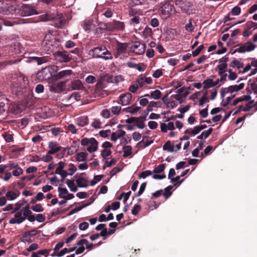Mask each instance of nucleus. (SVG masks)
<instances>
[{
    "label": "nucleus",
    "instance_id": "nucleus-1",
    "mask_svg": "<svg viewBox=\"0 0 257 257\" xmlns=\"http://www.w3.org/2000/svg\"><path fill=\"white\" fill-rule=\"evenodd\" d=\"M17 0H0V13L8 17L13 16L16 8L13 4Z\"/></svg>",
    "mask_w": 257,
    "mask_h": 257
},
{
    "label": "nucleus",
    "instance_id": "nucleus-2",
    "mask_svg": "<svg viewBox=\"0 0 257 257\" xmlns=\"http://www.w3.org/2000/svg\"><path fill=\"white\" fill-rule=\"evenodd\" d=\"M175 4L182 12L190 15L194 10L193 0H175Z\"/></svg>",
    "mask_w": 257,
    "mask_h": 257
},
{
    "label": "nucleus",
    "instance_id": "nucleus-3",
    "mask_svg": "<svg viewBox=\"0 0 257 257\" xmlns=\"http://www.w3.org/2000/svg\"><path fill=\"white\" fill-rule=\"evenodd\" d=\"M93 57L101 58L104 60L112 58L111 54L104 46L97 47L90 50Z\"/></svg>",
    "mask_w": 257,
    "mask_h": 257
},
{
    "label": "nucleus",
    "instance_id": "nucleus-4",
    "mask_svg": "<svg viewBox=\"0 0 257 257\" xmlns=\"http://www.w3.org/2000/svg\"><path fill=\"white\" fill-rule=\"evenodd\" d=\"M58 67L56 66H52L51 67H47L39 71L36 75L37 80H49L52 77V74L51 70L57 71Z\"/></svg>",
    "mask_w": 257,
    "mask_h": 257
},
{
    "label": "nucleus",
    "instance_id": "nucleus-5",
    "mask_svg": "<svg viewBox=\"0 0 257 257\" xmlns=\"http://www.w3.org/2000/svg\"><path fill=\"white\" fill-rule=\"evenodd\" d=\"M12 93L19 96L22 95L26 90V85L24 81H13L11 84Z\"/></svg>",
    "mask_w": 257,
    "mask_h": 257
},
{
    "label": "nucleus",
    "instance_id": "nucleus-6",
    "mask_svg": "<svg viewBox=\"0 0 257 257\" xmlns=\"http://www.w3.org/2000/svg\"><path fill=\"white\" fill-rule=\"evenodd\" d=\"M101 27L102 28L108 31H123L124 29V23L116 21L102 24L101 25Z\"/></svg>",
    "mask_w": 257,
    "mask_h": 257
},
{
    "label": "nucleus",
    "instance_id": "nucleus-7",
    "mask_svg": "<svg viewBox=\"0 0 257 257\" xmlns=\"http://www.w3.org/2000/svg\"><path fill=\"white\" fill-rule=\"evenodd\" d=\"M219 82V81H203V84L204 85V94L199 100V105L202 106L206 102L208 101V98L207 97V94L208 93L207 89L210 88L215 87L218 84Z\"/></svg>",
    "mask_w": 257,
    "mask_h": 257
},
{
    "label": "nucleus",
    "instance_id": "nucleus-8",
    "mask_svg": "<svg viewBox=\"0 0 257 257\" xmlns=\"http://www.w3.org/2000/svg\"><path fill=\"white\" fill-rule=\"evenodd\" d=\"M35 103L34 99L32 98H25L21 103L16 105L14 111L16 113H18L25 110L26 108H30Z\"/></svg>",
    "mask_w": 257,
    "mask_h": 257
},
{
    "label": "nucleus",
    "instance_id": "nucleus-9",
    "mask_svg": "<svg viewBox=\"0 0 257 257\" xmlns=\"http://www.w3.org/2000/svg\"><path fill=\"white\" fill-rule=\"evenodd\" d=\"M81 144L83 146H86L90 144V146L87 148V151L90 153L95 152L98 148V142L94 138H83L81 141Z\"/></svg>",
    "mask_w": 257,
    "mask_h": 257
},
{
    "label": "nucleus",
    "instance_id": "nucleus-10",
    "mask_svg": "<svg viewBox=\"0 0 257 257\" xmlns=\"http://www.w3.org/2000/svg\"><path fill=\"white\" fill-rule=\"evenodd\" d=\"M66 81H50V90L55 93H60L65 90Z\"/></svg>",
    "mask_w": 257,
    "mask_h": 257
},
{
    "label": "nucleus",
    "instance_id": "nucleus-11",
    "mask_svg": "<svg viewBox=\"0 0 257 257\" xmlns=\"http://www.w3.org/2000/svg\"><path fill=\"white\" fill-rule=\"evenodd\" d=\"M38 13L35 8L29 5H24L20 9V14L22 17L30 16L34 15H37Z\"/></svg>",
    "mask_w": 257,
    "mask_h": 257
},
{
    "label": "nucleus",
    "instance_id": "nucleus-12",
    "mask_svg": "<svg viewBox=\"0 0 257 257\" xmlns=\"http://www.w3.org/2000/svg\"><path fill=\"white\" fill-rule=\"evenodd\" d=\"M173 6L168 3H166L160 8V15L163 19H166L169 18L172 14L173 10Z\"/></svg>",
    "mask_w": 257,
    "mask_h": 257
},
{
    "label": "nucleus",
    "instance_id": "nucleus-13",
    "mask_svg": "<svg viewBox=\"0 0 257 257\" xmlns=\"http://www.w3.org/2000/svg\"><path fill=\"white\" fill-rule=\"evenodd\" d=\"M53 55L55 59L60 62H68L71 60L66 51H57Z\"/></svg>",
    "mask_w": 257,
    "mask_h": 257
},
{
    "label": "nucleus",
    "instance_id": "nucleus-14",
    "mask_svg": "<svg viewBox=\"0 0 257 257\" xmlns=\"http://www.w3.org/2000/svg\"><path fill=\"white\" fill-rule=\"evenodd\" d=\"M244 86V83H241L238 85H231L227 88H222L221 90V97H224L225 94L226 93H232L234 91H237L242 89Z\"/></svg>",
    "mask_w": 257,
    "mask_h": 257
},
{
    "label": "nucleus",
    "instance_id": "nucleus-15",
    "mask_svg": "<svg viewBox=\"0 0 257 257\" xmlns=\"http://www.w3.org/2000/svg\"><path fill=\"white\" fill-rule=\"evenodd\" d=\"M255 45L251 42H247L242 46L236 48L234 52L239 53H244L253 51L255 48Z\"/></svg>",
    "mask_w": 257,
    "mask_h": 257
},
{
    "label": "nucleus",
    "instance_id": "nucleus-16",
    "mask_svg": "<svg viewBox=\"0 0 257 257\" xmlns=\"http://www.w3.org/2000/svg\"><path fill=\"white\" fill-rule=\"evenodd\" d=\"M251 66L256 68L251 70V72L248 75V76H251L255 74L257 72V59H253L252 61L251 62V64L247 65L244 68H242V70L239 71V73H245L248 72L249 70L251 69Z\"/></svg>",
    "mask_w": 257,
    "mask_h": 257
},
{
    "label": "nucleus",
    "instance_id": "nucleus-17",
    "mask_svg": "<svg viewBox=\"0 0 257 257\" xmlns=\"http://www.w3.org/2000/svg\"><path fill=\"white\" fill-rule=\"evenodd\" d=\"M146 47L144 44L140 42H136L131 47L132 51L138 55H142L145 51Z\"/></svg>",
    "mask_w": 257,
    "mask_h": 257
},
{
    "label": "nucleus",
    "instance_id": "nucleus-18",
    "mask_svg": "<svg viewBox=\"0 0 257 257\" xmlns=\"http://www.w3.org/2000/svg\"><path fill=\"white\" fill-rule=\"evenodd\" d=\"M15 213V217L11 218L9 220L10 224H21L25 220V217L22 216V210L17 211Z\"/></svg>",
    "mask_w": 257,
    "mask_h": 257
},
{
    "label": "nucleus",
    "instance_id": "nucleus-19",
    "mask_svg": "<svg viewBox=\"0 0 257 257\" xmlns=\"http://www.w3.org/2000/svg\"><path fill=\"white\" fill-rule=\"evenodd\" d=\"M184 90L183 87H182L177 90V94L173 95L172 97L174 98L176 100H178L180 103H182L185 99V98L188 95L189 92L185 91L184 93H183V91Z\"/></svg>",
    "mask_w": 257,
    "mask_h": 257
},
{
    "label": "nucleus",
    "instance_id": "nucleus-20",
    "mask_svg": "<svg viewBox=\"0 0 257 257\" xmlns=\"http://www.w3.org/2000/svg\"><path fill=\"white\" fill-rule=\"evenodd\" d=\"M53 36L50 33L46 34L44 40L42 43L43 47H46L45 50H49L53 45V42L51 41Z\"/></svg>",
    "mask_w": 257,
    "mask_h": 257
},
{
    "label": "nucleus",
    "instance_id": "nucleus-21",
    "mask_svg": "<svg viewBox=\"0 0 257 257\" xmlns=\"http://www.w3.org/2000/svg\"><path fill=\"white\" fill-rule=\"evenodd\" d=\"M49 150L47 154L50 155L54 154L55 153L60 151L62 149L61 146H58V144L56 142H50L48 145Z\"/></svg>",
    "mask_w": 257,
    "mask_h": 257
},
{
    "label": "nucleus",
    "instance_id": "nucleus-22",
    "mask_svg": "<svg viewBox=\"0 0 257 257\" xmlns=\"http://www.w3.org/2000/svg\"><path fill=\"white\" fill-rule=\"evenodd\" d=\"M27 62H35L38 65H41L49 61L47 57H30L26 60Z\"/></svg>",
    "mask_w": 257,
    "mask_h": 257
},
{
    "label": "nucleus",
    "instance_id": "nucleus-23",
    "mask_svg": "<svg viewBox=\"0 0 257 257\" xmlns=\"http://www.w3.org/2000/svg\"><path fill=\"white\" fill-rule=\"evenodd\" d=\"M132 97V95L130 92L122 94L119 96V100L122 105H126L130 103Z\"/></svg>",
    "mask_w": 257,
    "mask_h": 257
},
{
    "label": "nucleus",
    "instance_id": "nucleus-24",
    "mask_svg": "<svg viewBox=\"0 0 257 257\" xmlns=\"http://www.w3.org/2000/svg\"><path fill=\"white\" fill-rule=\"evenodd\" d=\"M218 70V73L221 76L220 80H225L227 76L226 73V69L227 68V64H219L217 66Z\"/></svg>",
    "mask_w": 257,
    "mask_h": 257
},
{
    "label": "nucleus",
    "instance_id": "nucleus-25",
    "mask_svg": "<svg viewBox=\"0 0 257 257\" xmlns=\"http://www.w3.org/2000/svg\"><path fill=\"white\" fill-rule=\"evenodd\" d=\"M53 20L55 22V27L58 28L61 27L65 23V18L62 14L55 15V18Z\"/></svg>",
    "mask_w": 257,
    "mask_h": 257
},
{
    "label": "nucleus",
    "instance_id": "nucleus-26",
    "mask_svg": "<svg viewBox=\"0 0 257 257\" xmlns=\"http://www.w3.org/2000/svg\"><path fill=\"white\" fill-rule=\"evenodd\" d=\"M76 124L80 126L83 127L87 125L89 123V119L87 116H81L76 119Z\"/></svg>",
    "mask_w": 257,
    "mask_h": 257
},
{
    "label": "nucleus",
    "instance_id": "nucleus-27",
    "mask_svg": "<svg viewBox=\"0 0 257 257\" xmlns=\"http://www.w3.org/2000/svg\"><path fill=\"white\" fill-rule=\"evenodd\" d=\"M54 18L55 14L52 13L50 12H47L46 13L39 16L40 21L41 22H47L53 20Z\"/></svg>",
    "mask_w": 257,
    "mask_h": 257
},
{
    "label": "nucleus",
    "instance_id": "nucleus-28",
    "mask_svg": "<svg viewBox=\"0 0 257 257\" xmlns=\"http://www.w3.org/2000/svg\"><path fill=\"white\" fill-rule=\"evenodd\" d=\"M230 66L236 69L237 70L240 69V68H242L243 67V63L242 61H241V59H234L232 60L230 63Z\"/></svg>",
    "mask_w": 257,
    "mask_h": 257
},
{
    "label": "nucleus",
    "instance_id": "nucleus-29",
    "mask_svg": "<svg viewBox=\"0 0 257 257\" xmlns=\"http://www.w3.org/2000/svg\"><path fill=\"white\" fill-rule=\"evenodd\" d=\"M88 156V153L86 152H81L78 153L75 156V159L78 162H87L88 161L87 160V157Z\"/></svg>",
    "mask_w": 257,
    "mask_h": 257
},
{
    "label": "nucleus",
    "instance_id": "nucleus-30",
    "mask_svg": "<svg viewBox=\"0 0 257 257\" xmlns=\"http://www.w3.org/2000/svg\"><path fill=\"white\" fill-rule=\"evenodd\" d=\"M20 195V192L17 190L16 191H8L6 196L9 200H13L16 199Z\"/></svg>",
    "mask_w": 257,
    "mask_h": 257
},
{
    "label": "nucleus",
    "instance_id": "nucleus-31",
    "mask_svg": "<svg viewBox=\"0 0 257 257\" xmlns=\"http://www.w3.org/2000/svg\"><path fill=\"white\" fill-rule=\"evenodd\" d=\"M127 45L125 43H118L116 46L117 54L120 55L125 52Z\"/></svg>",
    "mask_w": 257,
    "mask_h": 257
},
{
    "label": "nucleus",
    "instance_id": "nucleus-32",
    "mask_svg": "<svg viewBox=\"0 0 257 257\" xmlns=\"http://www.w3.org/2000/svg\"><path fill=\"white\" fill-rule=\"evenodd\" d=\"M125 132L123 130H119L118 133H112L111 136V140L115 142L118 138L124 136Z\"/></svg>",
    "mask_w": 257,
    "mask_h": 257
},
{
    "label": "nucleus",
    "instance_id": "nucleus-33",
    "mask_svg": "<svg viewBox=\"0 0 257 257\" xmlns=\"http://www.w3.org/2000/svg\"><path fill=\"white\" fill-rule=\"evenodd\" d=\"M72 71L71 70H63L59 72L56 74L57 79H62L65 77L67 76L70 75L72 74Z\"/></svg>",
    "mask_w": 257,
    "mask_h": 257
},
{
    "label": "nucleus",
    "instance_id": "nucleus-34",
    "mask_svg": "<svg viewBox=\"0 0 257 257\" xmlns=\"http://www.w3.org/2000/svg\"><path fill=\"white\" fill-rule=\"evenodd\" d=\"M123 157L127 158L132 154V147L131 146H124L122 148Z\"/></svg>",
    "mask_w": 257,
    "mask_h": 257
},
{
    "label": "nucleus",
    "instance_id": "nucleus-35",
    "mask_svg": "<svg viewBox=\"0 0 257 257\" xmlns=\"http://www.w3.org/2000/svg\"><path fill=\"white\" fill-rule=\"evenodd\" d=\"M76 181L79 187H86L87 186V181L84 178L79 177Z\"/></svg>",
    "mask_w": 257,
    "mask_h": 257
},
{
    "label": "nucleus",
    "instance_id": "nucleus-36",
    "mask_svg": "<svg viewBox=\"0 0 257 257\" xmlns=\"http://www.w3.org/2000/svg\"><path fill=\"white\" fill-rule=\"evenodd\" d=\"M175 146L171 144L170 141H168L163 146V149L169 152H174Z\"/></svg>",
    "mask_w": 257,
    "mask_h": 257
},
{
    "label": "nucleus",
    "instance_id": "nucleus-37",
    "mask_svg": "<svg viewBox=\"0 0 257 257\" xmlns=\"http://www.w3.org/2000/svg\"><path fill=\"white\" fill-rule=\"evenodd\" d=\"M92 20H88L84 21L83 28L85 31L86 32H89L92 28Z\"/></svg>",
    "mask_w": 257,
    "mask_h": 257
},
{
    "label": "nucleus",
    "instance_id": "nucleus-38",
    "mask_svg": "<svg viewBox=\"0 0 257 257\" xmlns=\"http://www.w3.org/2000/svg\"><path fill=\"white\" fill-rule=\"evenodd\" d=\"M71 86L73 89H83L84 87L81 81H72Z\"/></svg>",
    "mask_w": 257,
    "mask_h": 257
},
{
    "label": "nucleus",
    "instance_id": "nucleus-39",
    "mask_svg": "<svg viewBox=\"0 0 257 257\" xmlns=\"http://www.w3.org/2000/svg\"><path fill=\"white\" fill-rule=\"evenodd\" d=\"M26 203H27V201L25 200H22L21 202H17L15 205V207L13 209V210L12 211L11 213L14 214L15 212H16L17 211H19L20 209V208Z\"/></svg>",
    "mask_w": 257,
    "mask_h": 257
},
{
    "label": "nucleus",
    "instance_id": "nucleus-40",
    "mask_svg": "<svg viewBox=\"0 0 257 257\" xmlns=\"http://www.w3.org/2000/svg\"><path fill=\"white\" fill-rule=\"evenodd\" d=\"M66 183L70 190L72 192H76L77 190V188L75 185L74 181L67 179Z\"/></svg>",
    "mask_w": 257,
    "mask_h": 257
},
{
    "label": "nucleus",
    "instance_id": "nucleus-41",
    "mask_svg": "<svg viewBox=\"0 0 257 257\" xmlns=\"http://www.w3.org/2000/svg\"><path fill=\"white\" fill-rule=\"evenodd\" d=\"M141 107L139 106H136L135 105H133L131 106H129L126 108V110L127 112L131 113V114H134L136 112H137L140 109Z\"/></svg>",
    "mask_w": 257,
    "mask_h": 257
},
{
    "label": "nucleus",
    "instance_id": "nucleus-42",
    "mask_svg": "<svg viewBox=\"0 0 257 257\" xmlns=\"http://www.w3.org/2000/svg\"><path fill=\"white\" fill-rule=\"evenodd\" d=\"M165 168V164H160L154 168L152 173H154L155 174H158L159 173H161L164 172Z\"/></svg>",
    "mask_w": 257,
    "mask_h": 257
},
{
    "label": "nucleus",
    "instance_id": "nucleus-43",
    "mask_svg": "<svg viewBox=\"0 0 257 257\" xmlns=\"http://www.w3.org/2000/svg\"><path fill=\"white\" fill-rule=\"evenodd\" d=\"M65 130L70 132L72 134H75L77 133V129L73 124H69L68 125L65 126Z\"/></svg>",
    "mask_w": 257,
    "mask_h": 257
},
{
    "label": "nucleus",
    "instance_id": "nucleus-44",
    "mask_svg": "<svg viewBox=\"0 0 257 257\" xmlns=\"http://www.w3.org/2000/svg\"><path fill=\"white\" fill-rule=\"evenodd\" d=\"M192 19H190L188 21V23H187L185 26V30L189 32H192L194 31V27L192 25Z\"/></svg>",
    "mask_w": 257,
    "mask_h": 257
},
{
    "label": "nucleus",
    "instance_id": "nucleus-45",
    "mask_svg": "<svg viewBox=\"0 0 257 257\" xmlns=\"http://www.w3.org/2000/svg\"><path fill=\"white\" fill-rule=\"evenodd\" d=\"M161 92L159 90H156L155 91H153L151 93V98H154L155 99H158L161 97Z\"/></svg>",
    "mask_w": 257,
    "mask_h": 257
},
{
    "label": "nucleus",
    "instance_id": "nucleus-46",
    "mask_svg": "<svg viewBox=\"0 0 257 257\" xmlns=\"http://www.w3.org/2000/svg\"><path fill=\"white\" fill-rule=\"evenodd\" d=\"M104 87V84L103 81H97V83L95 85V92L99 93L100 91Z\"/></svg>",
    "mask_w": 257,
    "mask_h": 257
},
{
    "label": "nucleus",
    "instance_id": "nucleus-47",
    "mask_svg": "<svg viewBox=\"0 0 257 257\" xmlns=\"http://www.w3.org/2000/svg\"><path fill=\"white\" fill-rule=\"evenodd\" d=\"M31 208L35 212H43L44 208L43 207L41 204H36L35 205L32 206Z\"/></svg>",
    "mask_w": 257,
    "mask_h": 257
},
{
    "label": "nucleus",
    "instance_id": "nucleus-48",
    "mask_svg": "<svg viewBox=\"0 0 257 257\" xmlns=\"http://www.w3.org/2000/svg\"><path fill=\"white\" fill-rule=\"evenodd\" d=\"M146 186H147L146 182H144V183H142L141 185V186L140 187L139 191H138V192L137 193H136L135 194V196L136 197H137V196H140V195H141L144 192V191L146 189Z\"/></svg>",
    "mask_w": 257,
    "mask_h": 257
},
{
    "label": "nucleus",
    "instance_id": "nucleus-49",
    "mask_svg": "<svg viewBox=\"0 0 257 257\" xmlns=\"http://www.w3.org/2000/svg\"><path fill=\"white\" fill-rule=\"evenodd\" d=\"M152 35V29L149 27H146L143 31V36L146 37H151Z\"/></svg>",
    "mask_w": 257,
    "mask_h": 257
},
{
    "label": "nucleus",
    "instance_id": "nucleus-50",
    "mask_svg": "<svg viewBox=\"0 0 257 257\" xmlns=\"http://www.w3.org/2000/svg\"><path fill=\"white\" fill-rule=\"evenodd\" d=\"M23 173V170L20 167L18 166L15 170L12 171V174L14 176L18 177Z\"/></svg>",
    "mask_w": 257,
    "mask_h": 257
},
{
    "label": "nucleus",
    "instance_id": "nucleus-51",
    "mask_svg": "<svg viewBox=\"0 0 257 257\" xmlns=\"http://www.w3.org/2000/svg\"><path fill=\"white\" fill-rule=\"evenodd\" d=\"M59 196L60 198H64L65 194L68 193V191L66 188H58Z\"/></svg>",
    "mask_w": 257,
    "mask_h": 257
},
{
    "label": "nucleus",
    "instance_id": "nucleus-52",
    "mask_svg": "<svg viewBox=\"0 0 257 257\" xmlns=\"http://www.w3.org/2000/svg\"><path fill=\"white\" fill-rule=\"evenodd\" d=\"M181 177V176H177L175 178H172L171 179H170L171 181L172 182H173V183L176 182L174 184V186H179L181 184V183L183 182V180H180Z\"/></svg>",
    "mask_w": 257,
    "mask_h": 257
},
{
    "label": "nucleus",
    "instance_id": "nucleus-53",
    "mask_svg": "<svg viewBox=\"0 0 257 257\" xmlns=\"http://www.w3.org/2000/svg\"><path fill=\"white\" fill-rule=\"evenodd\" d=\"M112 153L110 149H103L101 151V156L104 159H106L107 157L109 156Z\"/></svg>",
    "mask_w": 257,
    "mask_h": 257
},
{
    "label": "nucleus",
    "instance_id": "nucleus-54",
    "mask_svg": "<svg viewBox=\"0 0 257 257\" xmlns=\"http://www.w3.org/2000/svg\"><path fill=\"white\" fill-rule=\"evenodd\" d=\"M140 17L138 16H135L131 19L130 23L131 25L135 26L136 25L139 24L140 23Z\"/></svg>",
    "mask_w": 257,
    "mask_h": 257
},
{
    "label": "nucleus",
    "instance_id": "nucleus-55",
    "mask_svg": "<svg viewBox=\"0 0 257 257\" xmlns=\"http://www.w3.org/2000/svg\"><path fill=\"white\" fill-rule=\"evenodd\" d=\"M172 188H173V187L171 185L167 187L165 189V192L163 194V195L166 198H168V197H169L172 194L171 190Z\"/></svg>",
    "mask_w": 257,
    "mask_h": 257
},
{
    "label": "nucleus",
    "instance_id": "nucleus-56",
    "mask_svg": "<svg viewBox=\"0 0 257 257\" xmlns=\"http://www.w3.org/2000/svg\"><path fill=\"white\" fill-rule=\"evenodd\" d=\"M141 210V206L139 204H135L132 210V213L134 215H136Z\"/></svg>",
    "mask_w": 257,
    "mask_h": 257
},
{
    "label": "nucleus",
    "instance_id": "nucleus-57",
    "mask_svg": "<svg viewBox=\"0 0 257 257\" xmlns=\"http://www.w3.org/2000/svg\"><path fill=\"white\" fill-rule=\"evenodd\" d=\"M152 174V172L150 170H147L141 173L139 177L140 178H146L147 177L150 176Z\"/></svg>",
    "mask_w": 257,
    "mask_h": 257
},
{
    "label": "nucleus",
    "instance_id": "nucleus-58",
    "mask_svg": "<svg viewBox=\"0 0 257 257\" xmlns=\"http://www.w3.org/2000/svg\"><path fill=\"white\" fill-rule=\"evenodd\" d=\"M25 76L20 72L15 74L12 76V79H17V80H25Z\"/></svg>",
    "mask_w": 257,
    "mask_h": 257
},
{
    "label": "nucleus",
    "instance_id": "nucleus-59",
    "mask_svg": "<svg viewBox=\"0 0 257 257\" xmlns=\"http://www.w3.org/2000/svg\"><path fill=\"white\" fill-rule=\"evenodd\" d=\"M3 136L5 140L8 143H10L13 141V136L12 134L5 133Z\"/></svg>",
    "mask_w": 257,
    "mask_h": 257
},
{
    "label": "nucleus",
    "instance_id": "nucleus-60",
    "mask_svg": "<svg viewBox=\"0 0 257 257\" xmlns=\"http://www.w3.org/2000/svg\"><path fill=\"white\" fill-rule=\"evenodd\" d=\"M246 27L249 29H253V30H255L257 29V23L253 22L252 21H248L246 23Z\"/></svg>",
    "mask_w": 257,
    "mask_h": 257
},
{
    "label": "nucleus",
    "instance_id": "nucleus-61",
    "mask_svg": "<svg viewBox=\"0 0 257 257\" xmlns=\"http://www.w3.org/2000/svg\"><path fill=\"white\" fill-rule=\"evenodd\" d=\"M227 72L228 73V78L230 80H235L237 77L236 74L233 72L231 69H229L227 70Z\"/></svg>",
    "mask_w": 257,
    "mask_h": 257
},
{
    "label": "nucleus",
    "instance_id": "nucleus-62",
    "mask_svg": "<svg viewBox=\"0 0 257 257\" xmlns=\"http://www.w3.org/2000/svg\"><path fill=\"white\" fill-rule=\"evenodd\" d=\"M158 103L155 101H151L147 108V111L148 112L152 111L153 110V108L157 107Z\"/></svg>",
    "mask_w": 257,
    "mask_h": 257
},
{
    "label": "nucleus",
    "instance_id": "nucleus-63",
    "mask_svg": "<svg viewBox=\"0 0 257 257\" xmlns=\"http://www.w3.org/2000/svg\"><path fill=\"white\" fill-rule=\"evenodd\" d=\"M5 165L6 166V169L8 168L9 170H11L13 169H16L18 166L17 163L13 162H10L9 163Z\"/></svg>",
    "mask_w": 257,
    "mask_h": 257
},
{
    "label": "nucleus",
    "instance_id": "nucleus-64",
    "mask_svg": "<svg viewBox=\"0 0 257 257\" xmlns=\"http://www.w3.org/2000/svg\"><path fill=\"white\" fill-rule=\"evenodd\" d=\"M111 112L115 115H117L119 114L120 111L121 110V107L118 106H112L110 108Z\"/></svg>",
    "mask_w": 257,
    "mask_h": 257
}]
</instances>
